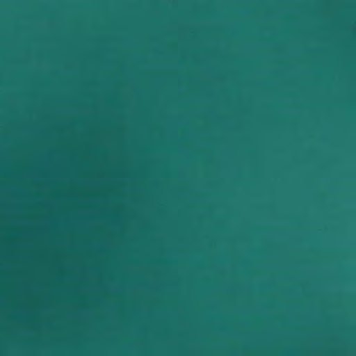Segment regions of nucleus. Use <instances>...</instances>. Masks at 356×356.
<instances>
[{
    "instance_id": "1",
    "label": "nucleus",
    "mask_w": 356,
    "mask_h": 356,
    "mask_svg": "<svg viewBox=\"0 0 356 356\" xmlns=\"http://www.w3.org/2000/svg\"><path fill=\"white\" fill-rule=\"evenodd\" d=\"M227 21V23H232ZM238 161H245V0H238Z\"/></svg>"
},
{
    "instance_id": "2",
    "label": "nucleus",
    "mask_w": 356,
    "mask_h": 356,
    "mask_svg": "<svg viewBox=\"0 0 356 356\" xmlns=\"http://www.w3.org/2000/svg\"><path fill=\"white\" fill-rule=\"evenodd\" d=\"M227 21V23H232ZM238 161H245V0H238Z\"/></svg>"
},
{
    "instance_id": "3",
    "label": "nucleus",
    "mask_w": 356,
    "mask_h": 356,
    "mask_svg": "<svg viewBox=\"0 0 356 356\" xmlns=\"http://www.w3.org/2000/svg\"><path fill=\"white\" fill-rule=\"evenodd\" d=\"M227 21V23H232ZM238 161H245V0H238Z\"/></svg>"
},
{
    "instance_id": "4",
    "label": "nucleus",
    "mask_w": 356,
    "mask_h": 356,
    "mask_svg": "<svg viewBox=\"0 0 356 356\" xmlns=\"http://www.w3.org/2000/svg\"><path fill=\"white\" fill-rule=\"evenodd\" d=\"M245 22L246 24L248 22H252L250 18V17L248 16V8L246 7V20H245ZM248 64V60L246 59V65Z\"/></svg>"
},
{
    "instance_id": "5",
    "label": "nucleus",
    "mask_w": 356,
    "mask_h": 356,
    "mask_svg": "<svg viewBox=\"0 0 356 356\" xmlns=\"http://www.w3.org/2000/svg\"><path fill=\"white\" fill-rule=\"evenodd\" d=\"M274 21H268V23H274Z\"/></svg>"
},
{
    "instance_id": "6",
    "label": "nucleus",
    "mask_w": 356,
    "mask_h": 356,
    "mask_svg": "<svg viewBox=\"0 0 356 356\" xmlns=\"http://www.w3.org/2000/svg\"><path fill=\"white\" fill-rule=\"evenodd\" d=\"M274 21H268V23H274Z\"/></svg>"
},
{
    "instance_id": "7",
    "label": "nucleus",
    "mask_w": 356,
    "mask_h": 356,
    "mask_svg": "<svg viewBox=\"0 0 356 356\" xmlns=\"http://www.w3.org/2000/svg\"><path fill=\"white\" fill-rule=\"evenodd\" d=\"M274 21H268V23H274Z\"/></svg>"
},
{
    "instance_id": "8",
    "label": "nucleus",
    "mask_w": 356,
    "mask_h": 356,
    "mask_svg": "<svg viewBox=\"0 0 356 356\" xmlns=\"http://www.w3.org/2000/svg\"><path fill=\"white\" fill-rule=\"evenodd\" d=\"M274 21H268V23H274Z\"/></svg>"
}]
</instances>
